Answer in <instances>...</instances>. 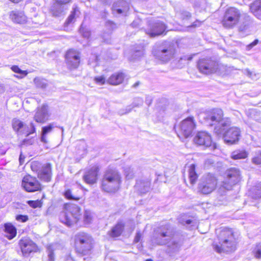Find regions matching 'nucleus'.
<instances>
[{
    "mask_svg": "<svg viewBox=\"0 0 261 261\" xmlns=\"http://www.w3.org/2000/svg\"><path fill=\"white\" fill-rule=\"evenodd\" d=\"M47 250L48 252V261H55V255L52 245H50L48 246Z\"/></svg>",
    "mask_w": 261,
    "mask_h": 261,
    "instance_id": "nucleus-41",
    "label": "nucleus"
},
{
    "mask_svg": "<svg viewBox=\"0 0 261 261\" xmlns=\"http://www.w3.org/2000/svg\"><path fill=\"white\" fill-rule=\"evenodd\" d=\"M106 26L107 28L109 30V32L111 31L116 28V24L114 23L112 21H110L106 22Z\"/></svg>",
    "mask_w": 261,
    "mask_h": 261,
    "instance_id": "nucleus-50",
    "label": "nucleus"
},
{
    "mask_svg": "<svg viewBox=\"0 0 261 261\" xmlns=\"http://www.w3.org/2000/svg\"><path fill=\"white\" fill-rule=\"evenodd\" d=\"M166 29V25L160 20H150L146 33L153 37L162 34Z\"/></svg>",
    "mask_w": 261,
    "mask_h": 261,
    "instance_id": "nucleus-13",
    "label": "nucleus"
},
{
    "mask_svg": "<svg viewBox=\"0 0 261 261\" xmlns=\"http://www.w3.org/2000/svg\"><path fill=\"white\" fill-rule=\"evenodd\" d=\"M65 59L67 65L70 68H76L80 62V53L74 49H69L66 53Z\"/></svg>",
    "mask_w": 261,
    "mask_h": 261,
    "instance_id": "nucleus-19",
    "label": "nucleus"
},
{
    "mask_svg": "<svg viewBox=\"0 0 261 261\" xmlns=\"http://www.w3.org/2000/svg\"><path fill=\"white\" fill-rule=\"evenodd\" d=\"M225 174L226 178L222 182V187L227 190H230L233 185L237 184L241 179L240 171L237 168L228 169Z\"/></svg>",
    "mask_w": 261,
    "mask_h": 261,
    "instance_id": "nucleus-9",
    "label": "nucleus"
},
{
    "mask_svg": "<svg viewBox=\"0 0 261 261\" xmlns=\"http://www.w3.org/2000/svg\"><path fill=\"white\" fill-rule=\"evenodd\" d=\"M150 181L146 179L145 180H138L135 185V188L140 193H145L150 189Z\"/></svg>",
    "mask_w": 261,
    "mask_h": 261,
    "instance_id": "nucleus-24",
    "label": "nucleus"
},
{
    "mask_svg": "<svg viewBox=\"0 0 261 261\" xmlns=\"http://www.w3.org/2000/svg\"><path fill=\"white\" fill-rule=\"evenodd\" d=\"M216 62L209 59H200L197 64L199 71L205 74L215 72L216 70Z\"/></svg>",
    "mask_w": 261,
    "mask_h": 261,
    "instance_id": "nucleus-18",
    "label": "nucleus"
},
{
    "mask_svg": "<svg viewBox=\"0 0 261 261\" xmlns=\"http://www.w3.org/2000/svg\"><path fill=\"white\" fill-rule=\"evenodd\" d=\"M66 261H74L71 257L68 256L66 259Z\"/></svg>",
    "mask_w": 261,
    "mask_h": 261,
    "instance_id": "nucleus-63",
    "label": "nucleus"
},
{
    "mask_svg": "<svg viewBox=\"0 0 261 261\" xmlns=\"http://www.w3.org/2000/svg\"><path fill=\"white\" fill-rule=\"evenodd\" d=\"M98 169L96 167L91 168L83 176L84 181L88 184H93L96 182Z\"/></svg>",
    "mask_w": 261,
    "mask_h": 261,
    "instance_id": "nucleus-23",
    "label": "nucleus"
},
{
    "mask_svg": "<svg viewBox=\"0 0 261 261\" xmlns=\"http://www.w3.org/2000/svg\"><path fill=\"white\" fill-rule=\"evenodd\" d=\"M54 126V123H50L48 125L42 127L40 138V140L42 142L44 143H46L47 142L46 135L51 132Z\"/></svg>",
    "mask_w": 261,
    "mask_h": 261,
    "instance_id": "nucleus-31",
    "label": "nucleus"
},
{
    "mask_svg": "<svg viewBox=\"0 0 261 261\" xmlns=\"http://www.w3.org/2000/svg\"><path fill=\"white\" fill-rule=\"evenodd\" d=\"M218 244H214V248L217 252H228L234 249L236 242L231 229L223 228L218 235Z\"/></svg>",
    "mask_w": 261,
    "mask_h": 261,
    "instance_id": "nucleus-2",
    "label": "nucleus"
},
{
    "mask_svg": "<svg viewBox=\"0 0 261 261\" xmlns=\"http://www.w3.org/2000/svg\"><path fill=\"white\" fill-rule=\"evenodd\" d=\"M124 79V74L123 73H115L109 77L108 82L111 85H119L122 83Z\"/></svg>",
    "mask_w": 261,
    "mask_h": 261,
    "instance_id": "nucleus-27",
    "label": "nucleus"
},
{
    "mask_svg": "<svg viewBox=\"0 0 261 261\" xmlns=\"http://www.w3.org/2000/svg\"><path fill=\"white\" fill-rule=\"evenodd\" d=\"M181 17L183 19L189 18L191 17V14L188 12H184L182 13Z\"/></svg>",
    "mask_w": 261,
    "mask_h": 261,
    "instance_id": "nucleus-53",
    "label": "nucleus"
},
{
    "mask_svg": "<svg viewBox=\"0 0 261 261\" xmlns=\"http://www.w3.org/2000/svg\"><path fill=\"white\" fill-rule=\"evenodd\" d=\"M28 203L30 206L33 208L40 207L42 205L41 203L39 200H29L28 201Z\"/></svg>",
    "mask_w": 261,
    "mask_h": 261,
    "instance_id": "nucleus-44",
    "label": "nucleus"
},
{
    "mask_svg": "<svg viewBox=\"0 0 261 261\" xmlns=\"http://www.w3.org/2000/svg\"><path fill=\"white\" fill-rule=\"evenodd\" d=\"M189 177L191 184H193L196 181L198 176L195 171V166L191 164L189 169Z\"/></svg>",
    "mask_w": 261,
    "mask_h": 261,
    "instance_id": "nucleus-32",
    "label": "nucleus"
},
{
    "mask_svg": "<svg viewBox=\"0 0 261 261\" xmlns=\"http://www.w3.org/2000/svg\"><path fill=\"white\" fill-rule=\"evenodd\" d=\"M5 236L9 240L13 239L16 235V229L11 223H6L4 225Z\"/></svg>",
    "mask_w": 261,
    "mask_h": 261,
    "instance_id": "nucleus-26",
    "label": "nucleus"
},
{
    "mask_svg": "<svg viewBox=\"0 0 261 261\" xmlns=\"http://www.w3.org/2000/svg\"><path fill=\"white\" fill-rule=\"evenodd\" d=\"M258 43V40L257 39H255L252 43H251L247 46V48L249 49H250L251 48H252L253 46H254L255 45H257Z\"/></svg>",
    "mask_w": 261,
    "mask_h": 261,
    "instance_id": "nucleus-52",
    "label": "nucleus"
},
{
    "mask_svg": "<svg viewBox=\"0 0 261 261\" xmlns=\"http://www.w3.org/2000/svg\"><path fill=\"white\" fill-rule=\"evenodd\" d=\"M70 0H56V2L62 4H65L70 2Z\"/></svg>",
    "mask_w": 261,
    "mask_h": 261,
    "instance_id": "nucleus-58",
    "label": "nucleus"
},
{
    "mask_svg": "<svg viewBox=\"0 0 261 261\" xmlns=\"http://www.w3.org/2000/svg\"><path fill=\"white\" fill-rule=\"evenodd\" d=\"M131 109H132V108H130V106H128V107L126 108V112H122V113H121V114H126V113H127L129 112L130 111Z\"/></svg>",
    "mask_w": 261,
    "mask_h": 261,
    "instance_id": "nucleus-60",
    "label": "nucleus"
},
{
    "mask_svg": "<svg viewBox=\"0 0 261 261\" xmlns=\"http://www.w3.org/2000/svg\"><path fill=\"white\" fill-rule=\"evenodd\" d=\"M141 237V233L139 232H137L135 237L134 242L135 243H138L140 241Z\"/></svg>",
    "mask_w": 261,
    "mask_h": 261,
    "instance_id": "nucleus-54",
    "label": "nucleus"
},
{
    "mask_svg": "<svg viewBox=\"0 0 261 261\" xmlns=\"http://www.w3.org/2000/svg\"><path fill=\"white\" fill-rule=\"evenodd\" d=\"M252 197L254 199H258L261 198V182H259L257 185L252 190Z\"/></svg>",
    "mask_w": 261,
    "mask_h": 261,
    "instance_id": "nucleus-37",
    "label": "nucleus"
},
{
    "mask_svg": "<svg viewBox=\"0 0 261 261\" xmlns=\"http://www.w3.org/2000/svg\"><path fill=\"white\" fill-rule=\"evenodd\" d=\"M207 121L211 126H214V131L216 135H221L230 125L228 119L223 118V112L220 109H213L207 117Z\"/></svg>",
    "mask_w": 261,
    "mask_h": 261,
    "instance_id": "nucleus-3",
    "label": "nucleus"
},
{
    "mask_svg": "<svg viewBox=\"0 0 261 261\" xmlns=\"http://www.w3.org/2000/svg\"><path fill=\"white\" fill-rule=\"evenodd\" d=\"M129 9L128 2L124 0H119L115 2L112 6V11L114 15H125Z\"/></svg>",
    "mask_w": 261,
    "mask_h": 261,
    "instance_id": "nucleus-21",
    "label": "nucleus"
},
{
    "mask_svg": "<svg viewBox=\"0 0 261 261\" xmlns=\"http://www.w3.org/2000/svg\"><path fill=\"white\" fill-rule=\"evenodd\" d=\"M11 69L14 72H16V73H17L19 74H24V75H27V73L25 71H23V70H21L18 67V66H17L16 65L12 66L11 67Z\"/></svg>",
    "mask_w": 261,
    "mask_h": 261,
    "instance_id": "nucleus-48",
    "label": "nucleus"
},
{
    "mask_svg": "<svg viewBox=\"0 0 261 261\" xmlns=\"http://www.w3.org/2000/svg\"><path fill=\"white\" fill-rule=\"evenodd\" d=\"M49 116L48 106L43 105L37 109L34 119L37 122L44 123L48 119Z\"/></svg>",
    "mask_w": 261,
    "mask_h": 261,
    "instance_id": "nucleus-22",
    "label": "nucleus"
},
{
    "mask_svg": "<svg viewBox=\"0 0 261 261\" xmlns=\"http://www.w3.org/2000/svg\"><path fill=\"white\" fill-rule=\"evenodd\" d=\"M81 209L74 204H66L64 206V211L60 215L61 222L70 227L76 223L81 217Z\"/></svg>",
    "mask_w": 261,
    "mask_h": 261,
    "instance_id": "nucleus-5",
    "label": "nucleus"
},
{
    "mask_svg": "<svg viewBox=\"0 0 261 261\" xmlns=\"http://www.w3.org/2000/svg\"><path fill=\"white\" fill-rule=\"evenodd\" d=\"M194 143L200 146L210 147L212 149L216 148V145L212 142L211 135L205 131L199 132L194 138Z\"/></svg>",
    "mask_w": 261,
    "mask_h": 261,
    "instance_id": "nucleus-14",
    "label": "nucleus"
},
{
    "mask_svg": "<svg viewBox=\"0 0 261 261\" xmlns=\"http://www.w3.org/2000/svg\"><path fill=\"white\" fill-rule=\"evenodd\" d=\"M246 71L247 75H248L250 77H251L252 72L248 69L246 70Z\"/></svg>",
    "mask_w": 261,
    "mask_h": 261,
    "instance_id": "nucleus-62",
    "label": "nucleus"
},
{
    "mask_svg": "<svg viewBox=\"0 0 261 261\" xmlns=\"http://www.w3.org/2000/svg\"><path fill=\"white\" fill-rule=\"evenodd\" d=\"M94 81L99 85H102L106 83V79L103 76H96L94 78Z\"/></svg>",
    "mask_w": 261,
    "mask_h": 261,
    "instance_id": "nucleus-47",
    "label": "nucleus"
},
{
    "mask_svg": "<svg viewBox=\"0 0 261 261\" xmlns=\"http://www.w3.org/2000/svg\"><path fill=\"white\" fill-rule=\"evenodd\" d=\"M12 20L17 23H23L26 21V16L23 12L13 11L10 15Z\"/></svg>",
    "mask_w": 261,
    "mask_h": 261,
    "instance_id": "nucleus-25",
    "label": "nucleus"
},
{
    "mask_svg": "<svg viewBox=\"0 0 261 261\" xmlns=\"http://www.w3.org/2000/svg\"><path fill=\"white\" fill-rule=\"evenodd\" d=\"M124 224L121 222H118L114 226L109 232L111 237H117L120 236L124 229Z\"/></svg>",
    "mask_w": 261,
    "mask_h": 261,
    "instance_id": "nucleus-30",
    "label": "nucleus"
},
{
    "mask_svg": "<svg viewBox=\"0 0 261 261\" xmlns=\"http://www.w3.org/2000/svg\"><path fill=\"white\" fill-rule=\"evenodd\" d=\"M144 55V49L143 47L142 46L140 48V49L135 50L134 53V58L135 59H137L142 56Z\"/></svg>",
    "mask_w": 261,
    "mask_h": 261,
    "instance_id": "nucleus-46",
    "label": "nucleus"
},
{
    "mask_svg": "<svg viewBox=\"0 0 261 261\" xmlns=\"http://www.w3.org/2000/svg\"><path fill=\"white\" fill-rule=\"evenodd\" d=\"M195 126V124L193 117H189L185 119L179 125V132L177 133L178 137L181 138L180 134L184 136L185 138L189 137L192 134Z\"/></svg>",
    "mask_w": 261,
    "mask_h": 261,
    "instance_id": "nucleus-17",
    "label": "nucleus"
},
{
    "mask_svg": "<svg viewBox=\"0 0 261 261\" xmlns=\"http://www.w3.org/2000/svg\"><path fill=\"white\" fill-rule=\"evenodd\" d=\"M121 182V177L118 172L116 170L109 169L103 176L101 188L108 193L115 192L119 189Z\"/></svg>",
    "mask_w": 261,
    "mask_h": 261,
    "instance_id": "nucleus-4",
    "label": "nucleus"
},
{
    "mask_svg": "<svg viewBox=\"0 0 261 261\" xmlns=\"http://www.w3.org/2000/svg\"><path fill=\"white\" fill-rule=\"evenodd\" d=\"M77 147V153L81 156L86 154L87 153V145L84 141H80L78 143Z\"/></svg>",
    "mask_w": 261,
    "mask_h": 261,
    "instance_id": "nucleus-34",
    "label": "nucleus"
},
{
    "mask_svg": "<svg viewBox=\"0 0 261 261\" xmlns=\"http://www.w3.org/2000/svg\"><path fill=\"white\" fill-rule=\"evenodd\" d=\"M248 153L245 150H237L231 153V157L233 160L245 159Z\"/></svg>",
    "mask_w": 261,
    "mask_h": 261,
    "instance_id": "nucleus-33",
    "label": "nucleus"
},
{
    "mask_svg": "<svg viewBox=\"0 0 261 261\" xmlns=\"http://www.w3.org/2000/svg\"><path fill=\"white\" fill-rule=\"evenodd\" d=\"M93 213L89 210H85L84 214V222L85 224H90L92 223L93 218Z\"/></svg>",
    "mask_w": 261,
    "mask_h": 261,
    "instance_id": "nucleus-36",
    "label": "nucleus"
},
{
    "mask_svg": "<svg viewBox=\"0 0 261 261\" xmlns=\"http://www.w3.org/2000/svg\"><path fill=\"white\" fill-rule=\"evenodd\" d=\"M250 11L258 18L261 17V0H256L250 6Z\"/></svg>",
    "mask_w": 261,
    "mask_h": 261,
    "instance_id": "nucleus-28",
    "label": "nucleus"
},
{
    "mask_svg": "<svg viewBox=\"0 0 261 261\" xmlns=\"http://www.w3.org/2000/svg\"><path fill=\"white\" fill-rule=\"evenodd\" d=\"M75 245L79 253L87 254L92 248L93 239L88 233L80 232L75 237Z\"/></svg>",
    "mask_w": 261,
    "mask_h": 261,
    "instance_id": "nucleus-6",
    "label": "nucleus"
},
{
    "mask_svg": "<svg viewBox=\"0 0 261 261\" xmlns=\"http://www.w3.org/2000/svg\"><path fill=\"white\" fill-rule=\"evenodd\" d=\"M244 18L245 19V22H243V24H241L239 27V30L240 31H244L246 30L249 28L251 23L250 17L248 15L245 14Z\"/></svg>",
    "mask_w": 261,
    "mask_h": 261,
    "instance_id": "nucleus-39",
    "label": "nucleus"
},
{
    "mask_svg": "<svg viewBox=\"0 0 261 261\" xmlns=\"http://www.w3.org/2000/svg\"><path fill=\"white\" fill-rule=\"evenodd\" d=\"M21 251L24 256L28 255L33 252H36L37 246L32 240L28 239H21L19 242Z\"/></svg>",
    "mask_w": 261,
    "mask_h": 261,
    "instance_id": "nucleus-20",
    "label": "nucleus"
},
{
    "mask_svg": "<svg viewBox=\"0 0 261 261\" xmlns=\"http://www.w3.org/2000/svg\"><path fill=\"white\" fill-rule=\"evenodd\" d=\"M252 162L254 164L261 166V151L255 153L254 157L252 159Z\"/></svg>",
    "mask_w": 261,
    "mask_h": 261,
    "instance_id": "nucleus-40",
    "label": "nucleus"
},
{
    "mask_svg": "<svg viewBox=\"0 0 261 261\" xmlns=\"http://www.w3.org/2000/svg\"><path fill=\"white\" fill-rule=\"evenodd\" d=\"M216 178L212 174H207L202 176L198 184V192L207 195L211 193L216 188Z\"/></svg>",
    "mask_w": 261,
    "mask_h": 261,
    "instance_id": "nucleus-7",
    "label": "nucleus"
},
{
    "mask_svg": "<svg viewBox=\"0 0 261 261\" xmlns=\"http://www.w3.org/2000/svg\"><path fill=\"white\" fill-rule=\"evenodd\" d=\"M16 219L18 221H20L21 222H25L28 220V217L26 215H18L16 216Z\"/></svg>",
    "mask_w": 261,
    "mask_h": 261,
    "instance_id": "nucleus-51",
    "label": "nucleus"
},
{
    "mask_svg": "<svg viewBox=\"0 0 261 261\" xmlns=\"http://www.w3.org/2000/svg\"><path fill=\"white\" fill-rule=\"evenodd\" d=\"M64 196L67 199L69 200H77L79 199V198L75 197L72 194L71 192L69 189H68L65 191V192H64Z\"/></svg>",
    "mask_w": 261,
    "mask_h": 261,
    "instance_id": "nucleus-43",
    "label": "nucleus"
},
{
    "mask_svg": "<svg viewBox=\"0 0 261 261\" xmlns=\"http://www.w3.org/2000/svg\"><path fill=\"white\" fill-rule=\"evenodd\" d=\"M183 225H189L190 224H191L193 223V221H192L190 219H188V220H186V221H182L181 222Z\"/></svg>",
    "mask_w": 261,
    "mask_h": 261,
    "instance_id": "nucleus-57",
    "label": "nucleus"
},
{
    "mask_svg": "<svg viewBox=\"0 0 261 261\" xmlns=\"http://www.w3.org/2000/svg\"><path fill=\"white\" fill-rule=\"evenodd\" d=\"M143 100L141 98H136L133 103V108L141 106L143 105Z\"/></svg>",
    "mask_w": 261,
    "mask_h": 261,
    "instance_id": "nucleus-49",
    "label": "nucleus"
},
{
    "mask_svg": "<svg viewBox=\"0 0 261 261\" xmlns=\"http://www.w3.org/2000/svg\"><path fill=\"white\" fill-rule=\"evenodd\" d=\"M79 13V10L77 8H75L73 9L70 15L69 16L66 21L65 22V25L68 26V25L73 23L74 22L75 17L77 15V13Z\"/></svg>",
    "mask_w": 261,
    "mask_h": 261,
    "instance_id": "nucleus-35",
    "label": "nucleus"
},
{
    "mask_svg": "<svg viewBox=\"0 0 261 261\" xmlns=\"http://www.w3.org/2000/svg\"><path fill=\"white\" fill-rule=\"evenodd\" d=\"M22 187L28 192L40 191L42 186L36 177L30 175L25 176L22 180Z\"/></svg>",
    "mask_w": 261,
    "mask_h": 261,
    "instance_id": "nucleus-15",
    "label": "nucleus"
},
{
    "mask_svg": "<svg viewBox=\"0 0 261 261\" xmlns=\"http://www.w3.org/2000/svg\"><path fill=\"white\" fill-rule=\"evenodd\" d=\"M227 127L221 135H217L223 137L225 142L227 144H232L238 142L241 137V130L237 127H232L228 129Z\"/></svg>",
    "mask_w": 261,
    "mask_h": 261,
    "instance_id": "nucleus-16",
    "label": "nucleus"
},
{
    "mask_svg": "<svg viewBox=\"0 0 261 261\" xmlns=\"http://www.w3.org/2000/svg\"><path fill=\"white\" fill-rule=\"evenodd\" d=\"M80 31L84 38H88L90 36V32L84 28L83 23L81 25Z\"/></svg>",
    "mask_w": 261,
    "mask_h": 261,
    "instance_id": "nucleus-42",
    "label": "nucleus"
},
{
    "mask_svg": "<svg viewBox=\"0 0 261 261\" xmlns=\"http://www.w3.org/2000/svg\"><path fill=\"white\" fill-rule=\"evenodd\" d=\"M34 83L37 87L44 89L47 85L46 81L39 77L35 78L34 80Z\"/></svg>",
    "mask_w": 261,
    "mask_h": 261,
    "instance_id": "nucleus-38",
    "label": "nucleus"
},
{
    "mask_svg": "<svg viewBox=\"0 0 261 261\" xmlns=\"http://www.w3.org/2000/svg\"><path fill=\"white\" fill-rule=\"evenodd\" d=\"M125 175H126V178H127V179H130L131 178H132L133 177V173H127V171H125Z\"/></svg>",
    "mask_w": 261,
    "mask_h": 261,
    "instance_id": "nucleus-59",
    "label": "nucleus"
},
{
    "mask_svg": "<svg viewBox=\"0 0 261 261\" xmlns=\"http://www.w3.org/2000/svg\"><path fill=\"white\" fill-rule=\"evenodd\" d=\"M64 6L63 4L56 2L51 8V12L55 16H60L64 13Z\"/></svg>",
    "mask_w": 261,
    "mask_h": 261,
    "instance_id": "nucleus-29",
    "label": "nucleus"
},
{
    "mask_svg": "<svg viewBox=\"0 0 261 261\" xmlns=\"http://www.w3.org/2000/svg\"><path fill=\"white\" fill-rule=\"evenodd\" d=\"M32 170L38 174V177L41 180L48 182L51 179V166L49 164L42 165L38 161H34L31 163Z\"/></svg>",
    "mask_w": 261,
    "mask_h": 261,
    "instance_id": "nucleus-8",
    "label": "nucleus"
},
{
    "mask_svg": "<svg viewBox=\"0 0 261 261\" xmlns=\"http://www.w3.org/2000/svg\"><path fill=\"white\" fill-rule=\"evenodd\" d=\"M101 1L102 3H105V4H109V3H110L111 0H100Z\"/></svg>",
    "mask_w": 261,
    "mask_h": 261,
    "instance_id": "nucleus-61",
    "label": "nucleus"
},
{
    "mask_svg": "<svg viewBox=\"0 0 261 261\" xmlns=\"http://www.w3.org/2000/svg\"><path fill=\"white\" fill-rule=\"evenodd\" d=\"M175 54V49L172 45L161 46L158 49L153 50L154 57L162 62H167L172 59Z\"/></svg>",
    "mask_w": 261,
    "mask_h": 261,
    "instance_id": "nucleus-11",
    "label": "nucleus"
},
{
    "mask_svg": "<svg viewBox=\"0 0 261 261\" xmlns=\"http://www.w3.org/2000/svg\"><path fill=\"white\" fill-rule=\"evenodd\" d=\"M152 98L150 96H147L146 97L145 99V103L148 105L149 106L151 102H152Z\"/></svg>",
    "mask_w": 261,
    "mask_h": 261,
    "instance_id": "nucleus-56",
    "label": "nucleus"
},
{
    "mask_svg": "<svg viewBox=\"0 0 261 261\" xmlns=\"http://www.w3.org/2000/svg\"><path fill=\"white\" fill-rule=\"evenodd\" d=\"M253 252L256 258H261V244L256 246L254 249Z\"/></svg>",
    "mask_w": 261,
    "mask_h": 261,
    "instance_id": "nucleus-45",
    "label": "nucleus"
},
{
    "mask_svg": "<svg viewBox=\"0 0 261 261\" xmlns=\"http://www.w3.org/2000/svg\"><path fill=\"white\" fill-rule=\"evenodd\" d=\"M173 229L169 224L161 226L154 232L151 239L153 245H167L171 251H176L179 249L180 245L178 242L173 239Z\"/></svg>",
    "mask_w": 261,
    "mask_h": 261,
    "instance_id": "nucleus-1",
    "label": "nucleus"
},
{
    "mask_svg": "<svg viewBox=\"0 0 261 261\" xmlns=\"http://www.w3.org/2000/svg\"><path fill=\"white\" fill-rule=\"evenodd\" d=\"M25 156L23 155L21 153L20 154L19 161L20 165H22L24 163Z\"/></svg>",
    "mask_w": 261,
    "mask_h": 261,
    "instance_id": "nucleus-55",
    "label": "nucleus"
},
{
    "mask_svg": "<svg viewBox=\"0 0 261 261\" xmlns=\"http://www.w3.org/2000/svg\"><path fill=\"white\" fill-rule=\"evenodd\" d=\"M12 127L19 135H24L25 136L34 134L36 130L33 123L31 122L29 125H27L18 119L13 120Z\"/></svg>",
    "mask_w": 261,
    "mask_h": 261,
    "instance_id": "nucleus-12",
    "label": "nucleus"
},
{
    "mask_svg": "<svg viewBox=\"0 0 261 261\" xmlns=\"http://www.w3.org/2000/svg\"><path fill=\"white\" fill-rule=\"evenodd\" d=\"M139 84H140L139 82H136V83H135V84H134L133 87H135V88H136V87H137Z\"/></svg>",
    "mask_w": 261,
    "mask_h": 261,
    "instance_id": "nucleus-64",
    "label": "nucleus"
},
{
    "mask_svg": "<svg viewBox=\"0 0 261 261\" xmlns=\"http://www.w3.org/2000/svg\"><path fill=\"white\" fill-rule=\"evenodd\" d=\"M241 14L239 10L231 7L228 9L224 14L222 23L226 28L231 29L239 22Z\"/></svg>",
    "mask_w": 261,
    "mask_h": 261,
    "instance_id": "nucleus-10",
    "label": "nucleus"
}]
</instances>
